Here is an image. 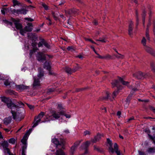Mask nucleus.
Here are the masks:
<instances>
[{"label": "nucleus", "instance_id": "f257e3e1", "mask_svg": "<svg viewBox=\"0 0 155 155\" xmlns=\"http://www.w3.org/2000/svg\"><path fill=\"white\" fill-rule=\"evenodd\" d=\"M1 100L6 104L8 108L11 109V113L14 120H19L24 118L25 116L22 114V112L19 111V108L22 107L24 106L23 103L19 102L15 105L12 101H9L8 99L5 97H2Z\"/></svg>", "mask_w": 155, "mask_h": 155}, {"label": "nucleus", "instance_id": "f03ea898", "mask_svg": "<svg viewBox=\"0 0 155 155\" xmlns=\"http://www.w3.org/2000/svg\"><path fill=\"white\" fill-rule=\"evenodd\" d=\"M53 56L52 55L44 54L41 52H39L36 56V58L37 60L38 61H41L47 60H49L51 58H52Z\"/></svg>", "mask_w": 155, "mask_h": 155}, {"label": "nucleus", "instance_id": "7ed1b4c3", "mask_svg": "<svg viewBox=\"0 0 155 155\" xmlns=\"http://www.w3.org/2000/svg\"><path fill=\"white\" fill-rule=\"evenodd\" d=\"M11 12V14L15 15H19V14L25 15L27 13V10L25 8H21L15 9L13 8L9 9Z\"/></svg>", "mask_w": 155, "mask_h": 155}, {"label": "nucleus", "instance_id": "20e7f679", "mask_svg": "<svg viewBox=\"0 0 155 155\" xmlns=\"http://www.w3.org/2000/svg\"><path fill=\"white\" fill-rule=\"evenodd\" d=\"M44 115V113L43 112H41L38 116L37 117L36 119H35V120H37L36 122H34L33 123V125L32 126L33 127H35L36 126H37L38 123L41 121V119L42 118Z\"/></svg>", "mask_w": 155, "mask_h": 155}, {"label": "nucleus", "instance_id": "39448f33", "mask_svg": "<svg viewBox=\"0 0 155 155\" xmlns=\"http://www.w3.org/2000/svg\"><path fill=\"white\" fill-rule=\"evenodd\" d=\"M11 20L14 23L17 29L20 30L22 28V25L19 23L20 21L19 19L16 20L13 18H12Z\"/></svg>", "mask_w": 155, "mask_h": 155}, {"label": "nucleus", "instance_id": "423d86ee", "mask_svg": "<svg viewBox=\"0 0 155 155\" xmlns=\"http://www.w3.org/2000/svg\"><path fill=\"white\" fill-rule=\"evenodd\" d=\"M63 114H64V110L58 112L54 111H53L52 115L54 118L58 119L60 117L61 115H63Z\"/></svg>", "mask_w": 155, "mask_h": 155}, {"label": "nucleus", "instance_id": "0eeeda50", "mask_svg": "<svg viewBox=\"0 0 155 155\" xmlns=\"http://www.w3.org/2000/svg\"><path fill=\"white\" fill-rule=\"evenodd\" d=\"M31 130L32 129H29L24 136L22 139L21 140V142L24 145L26 144V142L28 139V136L29 135Z\"/></svg>", "mask_w": 155, "mask_h": 155}, {"label": "nucleus", "instance_id": "6e6552de", "mask_svg": "<svg viewBox=\"0 0 155 155\" xmlns=\"http://www.w3.org/2000/svg\"><path fill=\"white\" fill-rule=\"evenodd\" d=\"M143 48L147 52L153 56H155V51L147 45L143 47Z\"/></svg>", "mask_w": 155, "mask_h": 155}, {"label": "nucleus", "instance_id": "1a4fd4ad", "mask_svg": "<svg viewBox=\"0 0 155 155\" xmlns=\"http://www.w3.org/2000/svg\"><path fill=\"white\" fill-rule=\"evenodd\" d=\"M81 143V141L78 140L74 143V145L72 146L71 149L70 153L71 155H73L74 151L76 150L78 146Z\"/></svg>", "mask_w": 155, "mask_h": 155}, {"label": "nucleus", "instance_id": "9d476101", "mask_svg": "<svg viewBox=\"0 0 155 155\" xmlns=\"http://www.w3.org/2000/svg\"><path fill=\"white\" fill-rule=\"evenodd\" d=\"M34 82L33 84V88L37 87L40 86V81L39 78H37L36 77H34Z\"/></svg>", "mask_w": 155, "mask_h": 155}, {"label": "nucleus", "instance_id": "9b49d317", "mask_svg": "<svg viewBox=\"0 0 155 155\" xmlns=\"http://www.w3.org/2000/svg\"><path fill=\"white\" fill-rule=\"evenodd\" d=\"M5 150H6L8 153L10 152V150L8 148V143L7 141H4L1 144Z\"/></svg>", "mask_w": 155, "mask_h": 155}, {"label": "nucleus", "instance_id": "f8f14e48", "mask_svg": "<svg viewBox=\"0 0 155 155\" xmlns=\"http://www.w3.org/2000/svg\"><path fill=\"white\" fill-rule=\"evenodd\" d=\"M78 69V68H75L71 69L70 68L68 67H66L65 68V71L68 74H71L72 73H74L77 71Z\"/></svg>", "mask_w": 155, "mask_h": 155}, {"label": "nucleus", "instance_id": "ddd939ff", "mask_svg": "<svg viewBox=\"0 0 155 155\" xmlns=\"http://www.w3.org/2000/svg\"><path fill=\"white\" fill-rule=\"evenodd\" d=\"M133 23L132 21L129 22L128 28V33L129 35L131 36L132 35L133 32L132 30L133 27Z\"/></svg>", "mask_w": 155, "mask_h": 155}, {"label": "nucleus", "instance_id": "4468645a", "mask_svg": "<svg viewBox=\"0 0 155 155\" xmlns=\"http://www.w3.org/2000/svg\"><path fill=\"white\" fill-rule=\"evenodd\" d=\"M16 88L18 90H23L27 89L29 88V87L25 86L23 84L17 85Z\"/></svg>", "mask_w": 155, "mask_h": 155}, {"label": "nucleus", "instance_id": "2eb2a0df", "mask_svg": "<svg viewBox=\"0 0 155 155\" xmlns=\"http://www.w3.org/2000/svg\"><path fill=\"white\" fill-rule=\"evenodd\" d=\"M107 143L109 144L110 147L109 148V151L111 153H113L114 152V149L112 147V142L109 138L107 139Z\"/></svg>", "mask_w": 155, "mask_h": 155}, {"label": "nucleus", "instance_id": "dca6fc26", "mask_svg": "<svg viewBox=\"0 0 155 155\" xmlns=\"http://www.w3.org/2000/svg\"><path fill=\"white\" fill-rule=\"evenodd\" d=\"M44 68H45L49 71V73L52 74L50 72V70L51 69V66L50 65V63L49 62L46 61L44 64Z\"/></svg>", "mask_w": 155, "mask_h": 155}, {"label": "nucleus", "instance_id": "f3484780", "mask_svg": "<svg viewBox=\"0 0 155 155\" xmlns=\"http://www.w3.org/2000/svg\"><path fill=\"white\" fill-rule=\"evenodd\" d=\"M32 25L31 23H28L27 24V26L25 27V30L26 31H31L32 29Z\"/></svg>", "mask_w": 155, "mask_h": 155}, {"label": "nucleus", "instance_id": "a211bd4d", "mask_svg": "<svg viewBox=\"0 0 155 155\" xmlns=\"http://www.w3.org/2000/svg\"><path fill=\"white\" fill-rule=\"evenodd\" d=\"M52 142L56 145L57 147L59 145H64L63 143H60L58 139L56 138H53L51 140Z\"/></svg>", "mask_w": 155, "mask_h": 155}, {"label": "nucleus", "instance_id": "6ab92c4d", "mask_svg": "<svg viewBox=\"0 0 155 155\" xmlns=\"http://www.w3.org/2000/svg\"><path fill=\"white\" fill-rule=\"evenodd\" d=\"M134 75L138 79H141L144 76L143 74L141 71H139L136 73Z\"/></svg>", "mask_w": 155, "mask_h": 155}, {"label": "nucleus", "instance_id": "aec40b11", "mask_svg": "<svg viewBox=\"0 0 155 155\" xmlns=\"http://www.w3.org/2000/svg\"><path fill=\"white\" fill-rule=\"evenodd\" d=\"M11 117L5 118L4 120V124L5 125H7L11 122Z\"/></svg>", "mask_w": 155, "mask_h": 155}, {"label": "nucleus", "instance_id": "412c9836", "mask_svg": "<svg viewBox=\"0 0 155 155\" xmlns=\"http://www.w3.org/2000/svg\"><path fill=\"white\" fill-rule=\"evenodd\" d=\"M114 152L115 151L117 155H120V152L118 150V146L116 143H115L114 144Z\"/></svg>", "mask_w": 155, "mask_h": 155}, {"label": "nucleus", "instance_id": "4be33fe9", "mask_svg": "<svg viewBox=\"0 0 155 155\" xmlns=\"http://www.w3.org/2000/svg\"><path fill=\"white\" fill-rule=\"evenodd\" d=\"M13 3V6L15 7L16 6H20L21 5V3L17 0H12Z\"/></svg>", "mask_w": 155, "mask_h": 155}, {"label": "nucleus", "instance_id": "5701e85b", "mask_svg": "<svg viewBox=\"0 0 155 155\" xmlns=\"http://www.w3.org/2000/svg\"><path fill=\"white\" fill-rule=\"evenodd\" d=\"M90 142L87 141L85 143H83L81 145L82 148L86 149L90 145Z\"/></svg>", "mask_w": 155, "mask_h": 155}, {"label": "nucleus", "instance_id": "b1692460", "mask_svg": "<svg viewBox=\"0 0 155 155\" xmlns=\"http://www.w3.org/2000/svg\"><path fill=\"white\" fill-rule=\"evenodd\" d=\"M12 8H4L1 10V12L2 14L3 15L5 14V12H8L11 13L10 10L9 9Z\"/></svg>", "mask_w": 155, "mask_h": 155}, {"label": "nucleus", "instance_id": "393cba45", "mask_svg": "<svg viewBox=\"0 0 155 155\" xmlns=\"http://www.w3.org/2000/svg\"><path fill=\"white\" fill-rule=\"evenodd\" d=\"M112 84L113 87L115 86H116L118 87L119 84V82L117 80H115L112 81Z\"/></svg>", "mask_w": 155, "mask_h": 155}, {"label": "nucleus", "instance_id": "a878e982", "mask_svg": "<svg viewBox=\"0 0 155 155\" xmlns=\"http://www.w3.org/2000/svg\"><path fill=\"white\" fill-rule=\"evenodd\" d=\"M57 109L58 111H60L62 110H64V108L63 107L62 105L61 104H58Z\"/></svg>", "mask_w": 155, "mask_h": 155}, {"label": "nucleus", "instance_id": "bb28decb", "mask_svg": "<svg viewBox=\"0 0 155 155\" xmlns=\"http://www.w3.org/2000/svg\"><path fill=\"white\" fill-rule=\"evenodd\" d=\"M96 41H99L103 43H105L107 41V40L105 37L100 38L98 39H96Z\"/></svg>", "mask_w": 155, "mask_h": 155}, {"label": "nucleus", "instance_id": "cd10ccee", "mask_svg": "<svg viewBox=\"0 0 155 155\" xmlns=\"http://www.w3.org/2000/svg\"><path fill=\"white\" fill-rule=\"evenodd\" d=\"M119 81L124 85H126L127 86L129 83L128 82L125 81H124L123 79L120 78H119Z\"/></svg>", "mask_w": 155, "mask_h": 155}, {"label": "nucleus", "instance_id": "c85d7f7f", "mask_svg": "<svg viewBox=\"0 0 155 155\" xmlns=\"http://www.w3.org/2000/svg\"><path fill=\"white\" fill-rule=\"evenodd\" d=\"M4 83L5 85L6 86H9L11 84V82L9 79L5 80L4 81Z\"/></svg>", "mask_w": 155, "mask_h": 155}, {"label": "nucleus", "instance_id": "c756f323", "mask_svg": "<svg viewBox=\"0 0 155 155\" xmlns=\"http://www.w3.org/2000/svg\"><path fill=\"white\" fill-rule=\"evenodd\" d=\"M56 155H64V154L61 150H57Z\"/></svg>", "mask_w": 155, "mask_h": 155}, {"label": "nucleus", "instance_id": "7c9ffc66", "mask_svg": "<svg viewBox=\"0 0 155 155\" xmlns=\"http://www.w3.org/2000/svg\"><path fill=\"white\" fill-rule=\"evenodd\" d=\"M141 43L144 47L147 46L146 45V39L145 37H143V38L142 39L141 41Z\"/></svg>", "mask_w": 155, "mask_h": 155}, {"label": "nucleus", "instance_id": "2f4dec72", "mask_svg": "<svg viewBox=\"0 0 155 155\" xmlns=\"http://www.w3.org/2000/svg\"><path fill=\"white\" fill-rule=\"evenodd\" d=\"M54 117H53L52 115L48 116L46 117V119L45 120V121H48L51 120H53Z\"/></svg>", "mask_w": 155, "mask_h": 155}, {"label": "nucleus", "instance_id": "473e14b6", "mask_svg": "<svg viewBox=\"0 0 155 155\" xmlns=\"http://www.w3.org/2000/svg\"><path fill=\"white\" fill-rule=\"evenodd\" d=\"M16 140L13 138H10L8 140V142L9 143H12V144H15Z\"/></svg>", "mask_w": 155, "mask_h": 155}, {"label": "nucleus", "instance_id": "72a5a7b5", "mask_svg": "<svg viewBox=\"0 0 155 155\" xmlns=\"http://www.w3.org/2000/svg\"><path fill=\"white\" fill-rule=\"evenodd\" d=\"M147 152L149 153H154L155 152V148H149Z\"/></svg>", "mask_w": 155, "mask_h": 155}, {"label": "nucleus", "instance_id": "f704fd0d", "mask_svg": "<svg viewBox=\"0 0 155 155\" xmlns=\"http://www.w3.org/2000/svg\"><path fill=\"white\" fill-rule=\"evenodd\" d=\"M118 93L119 92L118 90L114 91L112 95L113 98H115Z\"/></svg>", "mask_w": 155, "mask_h": 155}, {"label": "nucleus", "instance_id": "c9c22d12", "mask_svg": "<svg viewBox=\"0 0 155 155\" xmlns=\"http://www.w3.org/2000/svg\"><path fill=\"white\" fill-rule=\"evenodd\" d=\"M150 66L152 71L155 73V64L154 63H151L150 64Z\"/></svg>", "mask_w": 155, "mask_h": 155}, {"label": "nucleus", "instance_id": "e433bc0d", "mask_svg": "<svg viewBox=\"0 0 155 155\" xmlns=\"http://www.w3.org/2000/svg\"><path fill=\"white\" fill-rule=\"evenodd\" d=\"M44 75V72L43 71H40L39 74H38V78H39L40 79L41 77H42Z\"/></svg>", "mask_w": 155, "mask_h": 155}, {"label": "nucleus", "instance_id": "4c0bfd02", "mask_svg": "<svg viewBox=\"0 0 155 155\" xmlns=\"http://www.w3.org/2000/svg\"><path fill=\"white\" fill-rule=\"evenodd\" d=\"M3 21L5 24L8 25H10L11 26H12L13 25V23L12 22L6 20H3Z\"/></svg>", "mask_w": 155, "mask_h": 155}, {"label": "nucleus", "instance_id": "58836bf2", "mask_svg": "<svg viewBox=\"0 0 155 155\" xmlns=\"http://www.w3.org/2000/svg\"><path fill=\"white\" fill-rule=\"evenodd\" d=\"M146 37L147 38V40L150 41V38L149 37V31L147 29L146 33Z\"/></svg>", "mask_w": 155, "mask_h": 155}, {"label": "nucleus", "instance_id": "ea45409f", "mask_svg": "<svg viewBox=\"0 0 155 155\" xmlns=\"http://www.w3.org/2000/svg\"><path fill=\"white\" fill-rule=\"evenodd\" d=\"M41 5L45 10H48L49 9L48 7V6L45 3H42Z\"/></svg>", "mask_w": 155, "mask_h": 155}, {"label": "nucleus", "instance_id": "a19ab883", "mask_svg": "<svg viewBox=\"0 0 155 155\" xmlns=\"http://www.w3.org/2000/svg\"><path fill=\"white\" fill-rule=\"evenodd\" d=\"M111 56L108 54L103 56V59H111Z\"/></svg>", "mask_w": 155, "mask_h": 155}, {"label": "nucleus", "instance_id": "79ce46f5", "mask_svg": "<svg viewBox=\"0 0 155 155\" xmlns=\"http://www.w3.org/2000/svg\"><path fill=\"white\" fill-rule=\"evenodd\" d=\"M116 52L118 54H117L116 55V57H117L118 58H124V56L123 55L119 54L117 51H116Z\"/></svg>", "mask_w": 155, "mask_h": 155}, {"label": "nucleus", "instance_id": "37998d69", "mask_svg": "<svg viewBox=\"0 0 155 155\" xmlns=\"http://www.w3.org/2000/svg\"><path fill=\"white\" fill-rule=\"evenodd\" d=\"M20 34L21 35H24V34L26 33V31L25 30V28L24 29H22L21 28V29H20Z\"/></svg>", "mask_w": 155, "mask_h": 155}, {"label": "nucleus", "instance_id": "c03bdc74", "mask_svg": "<svg viewBox=\"0 0 155 155\" xmlns=\"http://www.w3.org/2000/svg\"><path fill=\"white\" fill-rule=\"evenodd\" d=\"M43 45L47 48H50V45L46 41L44 40Z\"/></svg>", "mask_w": 155, "mask_h": 155}, {"label": "nucleus", "instance_id": "a18cd8bd", "mask_svg": "<svg viewBox=\"0 0 155 155\" xmlns=\"http://www.w3.org/2000/svg\"><path fill=\"white\" fill-rule=\"evenodd\" d=\"M44 42V40H42L41 41L39 42L38 44V47H40L42 46L43 45Z\"/></svg>", "mask_w": 155, "mask_h": 155}, {"label": "nucleus", "instance_id": "49530a36", "mask_svg": "<svg viewBox=\"0 0 155 155\" xmlns=\"http://www.w3.org/2000/svg\"><path fill=\"white\" fill-rule=\"evenodd\" d=\"M94 150L97 151L99 152L101 151L100 148L96 146V145L94 146Z\"/></svg>", "mask_w": 155, "mask_h": 155}, {"label": "nucleus", "instance_id": "de8ad7c7", "mask_svg": "<svg viewBox=\"0 0 155 155\" xmlns=\"http://www.w3.org/2000/svg\"><path fill=\"white\" fill-rule=\"evenodd\" d=\"M101 135L100 134H98L95 137V138L98 141L101 138Z\"/></svg>", "mask_w": 155, "mask_h": 155}, {"label": "nucleus", "instance_id": "09e8293b", "mask_svg": "<svg viewBox=\"0 0 155 155\" xmlns=\"http://www.w3.org/2000/svg\"><path fill=\"white\" fill-rule=\"evenodd\" d=\"M52 15H53L54 18L55 20H57L58 19V16L57 15H56L55 14V13L54 12H52Z\"/></svg>", "mask_w": 155, "mask_h": 155}, {"label": "nucleus", "instance_id": "8fccbe9b", "mask_svg": "<svg viewBox=\"0 0 155 155\" xmlns=\"http://www.w3.org/2000/svg\"><path fill=\"white\" fill-rule=\"evenodd\" d=\"M46 19L48 20L49 21V22L48 23V25H51L52 23L51 22V19L50 18V17L49 16L47 17H45Z\"/></svg>", "mask_w": 155, "mask_h": 155}, {"label": "nucleus", "instance_id": "3c124183", "mask_svg": "<svg viewBox=\"0 0 155 155\" xmlns=\"http://www.w3.org/2000/svg\"><path fill=\"white\" fill-rule=\"evenodd\" d=\"M63 115H64L67 118H70L71 117V115L70 114H65V111L64 110V114Z\"/></svg>", "mask_w": 155, "mask_h": 155}, {"label": "nucleus", "instance_id": "603ef678", "mask_svg": "<svg viewBox=\"0 0 155 155\" xmlns=\"http://www.w3.org/2000/svg\"><path fill=\"white\" fill-rule=\"evenodd\" d=\"M85 40L86 41H90L92 43L94 44H97L93 41L91 39L85 38Z\"/></svg>", "mask_w": 155, "mask_h": 155}, {"label": "nucleus", "instance_id": "864d4df0", "mask_svg": "<svg viewBox=\"0 0 155 155\" xmlns=\"http://www.w3.org/2000/svg\"><path fill=\"white\" fill-rule=\"evenodd\" d=\"M35 52V50L33 49L32 50H31L30 52V56L31 57L32 54Z\"/></svg>", "mask_w": 155, "mask_h": 155}, {"label": "nucleus", "instance_id": "5fc2aeb1", "mask_svg": "<svg viewBox=\"0 0 155 155\" xmlns=\"http://www.w3.org/2000/svg\"><path fill=\"white\" fill-rule=\"evenodd\" d=\"M131 96H132V95H129L127 97V102H130V101L131 100Z\"/></svg>", "mask_w": 155, "mask_h": 155}, {"label": "nucleus", "instance_id": "6e6d98bb", "mask_svg": "<svg viewBox=\"0 0 155 155\" xmlns=\"http://www.w3.org/2000/svg\"><path fill=\"white\" fill-rule=\"evenodd\" d=\"M106 95H107V97H104L103 99H110V98L109 94L108 92H107L106 93Z\"/></svg>", "mask_w": 155, "mask_h": 155}, {"label": "nucleus", "instance_id": "4d7b16f0", "mask_svg": "<svg viewBox=\"0 0 155 155\" xmlns=\"http://www.w3.org/2000/svg\"><path fill=\"white\" fill-rule=\"evenodd\" d=\"M146 12L145 11H143V14H142V15L143 16V23H144V17H145V16L146 15Z\"/></svg>", "mask_w": 155, "mask_h": 155}, {"label": "nucleus", "instance_id": "13d9d810", "mask_svg": "<svg viewBox=\"0 0 155 155\" xmlns=\"http://www.w3.org/2000/svg\"><path fill=\"white\" fill-rule=\"evenodd\" d=\"M90 134V132L87 130H86L84 132V135H89Z\"/></svg>", "mask_w": 155, "mask_h": 155}, {"label": "nucleus", "instance_id": "bf43d9fd", "mask_svg": "<svg viewBox=\"0 0 155 155\" xmlns=\"http://www.w3.org/2000/svg\"><path fill=\"white\" fill-rule=\"evenodd\" d=\"M25 19L30 21H33V19L30 18H25Z\"/></svg>", "mask_w": 155, "mask_h": 155}, {"label": "nucleus", "instance_id": "052dcab7", "mask_svg": "<svg viewBox=\"0 0 155 155\" xmlns=\"http://www.w3.org/2000/svg\"><path fill=\"white\" fill-rule=\"evenodd\" d=\"M98 140L95 137L94 139H91V141L93 143H95Z\"/></svg>", "mask_w": 155, "mask_h": 155}, {"label": "nucleus", "instance_id": "680f3d73", "mask_svg": "<svg viewBox=\"0 0 155 155\" xmlns=\"http://www.w3.org/2000/svg\"><path fill=\"white\" fill-rule=\"evenodd\" d=\"M138 152L139 154V155H146V154L144 153L141 152L140 150L138 151Z\"/></svg>", "mask_w": 155, "mask_h": 155}, {"label": "nucleus", "instance_id": "e2e57ef3", "mask_svg": "<svg viewBox=\"0 0 155 155\" xmlns=\"http://www.w3.org/2000/svg\"><path fill=\"white\" fill-rule=\"evenodd\" d=\"M136 21H137V25H138V13L137 11L136 12Z\"/></svg>", "mask_w": 155, "mask_h": 155}, {"label": "nucleus", "instance_id": "0e129e2a", "mask_svg": "<svg viewBox=\"0 0 155 155\" xmlns=\"http://www.w3.org/2000/svg\"><path fill=\"white\" fill-rule=\"evenodd\" d=\"M150 109L152 110L154 113H155V108L153 107H150Z\"/></svg>", "mask_w": 155, "mask_h": 155}, {"label": "nucleus", "instance_id": "69168bd1", "mask_svg": "<svg viewBox=\"0 0 155 155\" xmlns=\"http://www.w3.org/2000/svg\"><path fill=\"white\" fill-rule=\"evenodd\" d=\"M28 106L29 107V108L31 109H32L34 108V106L30 104H27Z\"/></svg>", "mask_w": 155, "mask_h": 155}, {"label": "nucleus", "instance_id": "338daca9", "mask_svg": "<svg viewBox=\"0 0 155 155\" xmlns=\"http://www.w3.org/2000/svg\"><path fill=\"white\" fill-rule=\"evenodd\" d=\"M134 120V117H131L129 119H128L127 120V122H129L131 120Z\"/></svg>", "mask_w": 155, "mask_h": 155}, {"label": "nucleus", "instance_id": "774afa93", "mask_svg": "<svg viewBox=\"0 0 155 155\" xmlns=\"http://www.w3.org/2000/svg\"><path fill=\"white\" fill-rule=\"evenodd\" d=\"M150 139L153 140V143H154L155 144V141H154L155 140V137H150Z\"/></svg>", "mask_w": 155, "mask_h": 155}]
</instances>
